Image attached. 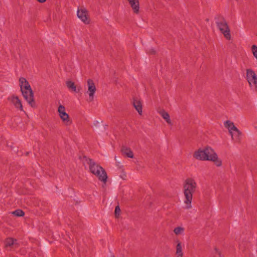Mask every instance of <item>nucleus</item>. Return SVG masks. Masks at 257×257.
Returning <instances> with one entry per match:
<instances>
[{
  "mask_svg": "<svg viewBox=\"0 0 257 257\" xmlns=\"http://www.w3.org/2000/svg\"><path fill=\"white\" fill-rule=\"evenodd\" d=\"M197 189V184L194 178L189 177L186 178L183 183V194L184 208L189 209L192 208L193 195Z\"/></svg>",
  "mask_w": 257,
  "mask_h": 257,
  "instance_id": "1",
  "label": "nucleus"
},
{
  "mask_svg": "<svg viewBox=\"0 0 257 257\" xmlns=\"http://www.w3.org/2000/svg\"><path fill=\"white\" fill-rule=\"evenodd\" d=\"M193 157L199 160L212 161L217 167L222 165L221 160L218 158L214 150L209 146L196 151L194 153Z\"/></svg>",
  "mask_w": 257,
  "mask_h": 257,
  "instance_id": "2",
  "label": "nucleus"
},
{
  "mask_svg": "<svg viewBox=\"0 0 257 257\" xmlns=\"http://www.w3.org/2000/svg\"><path fill=\"white\" fill-rule=\"evenodd\" d=\"M85 162L89 165L90 172L97 177L99 180L105 184L107 175L104 169L91 159L85 158Z\"/></svg>",
  "mask_w": 257,
  "mask_h": 257,
  "instance_id": "3",
  "label": "nucleus"
},
{
  "mask_svg": "<svg viewBox=\"0 0 257 257\" xmlns=\"http://www.w3.org/2000/svg\"><path fill=\"white\" fill-rule=\"evenodd\" d=\"M245 78L249 87L253 91L257 92V75L255 72L251 69H247Z\"/></svg>",
  "mask_w": 257,
  "mask_h": 257,
  "instance_id": "4",
  "label": "nucleus"
},
{
  "mask_svg": "<svg viewBox=\"0 0 257 257\" xmlns=\"http://www.w3.org/2000/svg\"><path fill=\"white\" fill-rule=\"evenodd\" d=\"M217 26L220 31L223 34L224 37L229 40L231 39V35L229 27L226 21L222 19L216 22Z\"/></svg>",
  "mask_w": 257,
  "mask_h": 257,
  "instance_id": "5",
  "label": "nucleus"
},
{
  "mask_svg": "<svg viewBox=\"0 0 257 257\" xmlns=\"http://www.w3.org/2000/svg\"><path fill=\"white\" fill-rule=\"evenodd\" d=\"M58 112L60 117L66 125H70L72 123V121L70 119L69 115L66 112L65 107L63 105H59Z\"/></svg>",
  "mask_w": 257,
  "mask_h": 257,
  "instance_id": "6",
  "label": "nucleus"
},
{
  "mask_svg": "<svg viewBox=\"0 0 257 257\" xmlns=\"http://www.w3.org/2000/svg\"><path fill=\"white\" fill-rule=\"evenodd\" d=\"M22 94L28 102V103L33 107H36V103L34 98V93L32 89L22 91Z\"/></svg>",
  "mask_w": 257,
  "mask_h": 257,
  "instance_id": "7",
  "label": "nucleus"
},
{
  "mask_svg": "<svg viewBox=\"0 0 257 257\" xmlns=\"http://www.w3.org/2000/svg\"><path fill=\"white\" fill-rule=\"evenodd\" d=\"M77 15L78 18L84 23L88 24L90 23V19L88 16V13L85 8L78 9L77 12Z\"/></svg>",
  "mask_w": 257,
  "mask_h": 257,
  "instance_id": "8",
  "label": "nucleus"
},
{
  "mask_svg": "<svg viewBox=\"0 0 257 257\" xmlns=\"http://www.w3.org/2000/svg\"><path fill=\"white\" fill-rule=\"evenodd\" d=\"M88 90L87 93L89 95V101H92L94 99V94L96 91V88L93 81L89 79L87 80Z\"/></svg>",
  "mask_w": 257,
  "mask_h": 257,
  "instance_id": "9",
  "label": "nucleus"
},
{
  "mask_svg": "<svg viewBox=\"0 0 257 257\" xmlns=\"http://www.w3.org/2000/svg\"><path fill=\"white\" fill-rule=\"evenodd\" d=\"M134 13L138 14L140 10V4L139 0H127Z\"/></svg>",
  "mask_w": 257,
  "mask_h": 257,
  "instance_id": "10",
  "label": "nucleus"
},
{
  "mask_svg": "<svg viewBox=\"0 0 257 257\" xmlns=\"http://www.w3.org/2000/svg\"><path fill=\"white\" fill-rule=\"evenodd\" d=\"M229 134L231 135L232 140L233 141L236 143L240 142L241 140V133L237 128Z\"/></svg>",
  "mask_w": 257,
  "mask_h": 257,
  "instance_id": "11",
  "label": "nucleus"
},
{
  "mask_svg": "<svg viewBox=\"0 0 257 257\" xmlns=\"http://www.w3.org/2000/svg\"><path fill=\"white\" fill-rule=\"evenodd\" d=\"M19 82L21 91L25 90L31 89L30 85L25 78H20L19 79Z\"/></svg>",
  "mask_w": 257,
  "mask_h": 257,
  "instance_id": "12",
  "label": "nucleus"
},
{
  "mask_svg": "<svg viewBox=\"0 0 257 257\" xmlns=\"http://www.w3.org/2000/svg\"><path fill=\"white\" fill-rule=\"evenodd\" d=\"M10 99L16 108H19L21 110H23L22 102L18 96H13Z\"/></svg>",
  "mask_w": 257,
  "mask_h": 257,
  "instance_id": "13",
  "label": "nucleus"
},
{
  "mask_svg": "<svg viewBox=\"0 0 257 257\" xmlns=\"http://www.w3.org/2000/svg\"><path fill=\"white\" fill-rule=\"evenodd\" d=\"M121 152L122 154L124 156L130 158H134V153L133 151L130 148L126 146H122L121 149Z\"/></svg>",
  "mask_w": 257,
  "mask_h": 257,
  "instance_id": "14",
  "label": "nucleus"
},
{
  "mask_svg": "<svg viewBox=\"0 0 257 257\" xmlns=\"http://www.w3.org/2000/svg\"><path fill=\"white\" fill-rule=\"evenodd\" d=\"M5 246L8 247H12L13 245H15L16 247L18 246L17 240L16 239L13 238H8L6 239L5 241Z\"/></svg>",
  "mask_w": 257,
  "mask_h": 257,
  "instance_id": "15",
  "label": "nucleus"
},
{
  "mask_svg": "<svg viewBox=\"0 0 257 257\" xmlns=\"http://www.w3.org/2000/svg\"><path fill=\"white\" fill-rule=\"evenodd\" d=\"M134 106L138 112L139 114H142V104L141 102L138 99H135L133 102Z\"/></svg>",
  "mask_w": 257,
  "mask_h": 257,
  "instance_id": "16",
  "label": "nucleus"
},
{
  "mask_svg": "<svg viewBox=\"0 0 257 257\" xmlns=\"http://www.w3.org/2000/svg\"><path fill=\"white\" fill-rule=\"evenodd\" d=\"M224 126L227 128L229 133H231L234 130L237 128L233 123L230 120H226L224 122Z\"/></svg>",
  "mask_w": 257,
  "mask_h": 257,
  "instance_id": "17",
  "label": "nucleus"
},
{
  "mask_svg": "<svg viewBox=\"0 0 257 257\" xmlns=\"http://www.w3.org/2000/svg\"><path fill=\"white\" fill-rule=\"evenodd\" d=\"M159 113L169 124H172V121L170 119V115L168 112L165 111L164 110H162L160 111Z\"/></svg>",
  "mask_w": 257,
  "mask_h": 257,
  "instance_id": "18",
  "label": "nucleus"
},
{
  "mask_svg": "<svg viewBox=\"0 0 257 257\" xmlns=\"http://www.w3.org/2000/svg\"><path fill=\"white\" fill-rule=\"evenodd\" d=\"M66 83L68 88L71 91L78 92L80 90V88L77 89L74 82L71 81H67Z\"/></svg>",
  "mask_w": 257,
  "mask_h": 257,
  "instance_id": "19",
  "label": "nucleus"
},
{
  "mask_svg": "<svg viewBox=\"0 0 257 257\" xmlns=\"http://www.w3.org/2000/svg\"><path fill=\"white\" fill-rule=\"evenodd\" d=\"M176 254L177 255V257H182L183 256L182 245H181V242H178L176 245Z\"/></svg>",
  "mask_w": 257,
  "mask_h": 257,
  "instance_id": "20",
  "label": "nucleus"
},
{
  "mask_svg": "<svg viewBox=\"0 0 257 257\" xmlns=\"http://www.w3.org/2000/svg\"><path fill=\"white\" fill-rule=\"evenodd\" d=\"M173 232L177 235L183 234L184 232V228L182 227L178 226L174 229Z\"/></svg>",
  "mask_w": 257,
  "mask_h": 257,
  "instance_id": "21",
  "label": "nucleus"
},
{
  "mask_svg": "<svg viewBox=\"0 0 257 257\" xmlns=\"http://www.w3.org/2000/svg\"><path fill=\"white\" fill-rule=\"evenodd\" d=\"M12 213L16 216L21 217L23 216L25 213L21 209H17L12 212Z\"/></svg>",
  "mask_w": 257,
  "mask_h": 257,
  "instance_id": "22",
  "label": "nucleus"
},
{
  "mask_svg": "<svg viewBox=\"0 0 257 257\" xmlns=\"http://www.w3.org/2000/svg\"><path fill=\"white\" fill-rule=\"evenodd\" d=\"M251 51L253 56L257 60V46L253 45L251 46Z\"/></svg>",
  "mask_w": 257,
  "mask_h": 257,
  "instance_id": "23",
  "label": "nucleus"
},
{
  "mask_svg": "<svg viewBox=\"0 0 257 257\" xmlns=\"http://www.w3.org/2000/svg\"><path fill=\"white\" fill-rule=\"evenodd\" d=\"M120 212V209L119 208V207L118 206H116L115 208V215L116 216L119 215Z\"/></svg>",
  "mask_w": 257,
  "mask_h": 257,
  "instance_id": "24",
  "label": "nucleus"
},
{
  "mask_svg": "<svg viewBox=\"0 0 257 257\" xmlns=\"http://www.w3.org/2000/svg\"><path fill=\"white\" fill-rule=\"evenodd\" d=\"M215 253L218 255V257H222L221 254V252L217 248L214 249Z\"/></svg>",
  "mask_w": 257,
  "mask_h": 257,
  "instance_id": "25",
  "label": "nucleus"
},
{
  "mask_svg": "<svg viewBox=\"0 0 257 257\" xmlns=\"http://www.w3.org/2000/svg\"><path fill=\"white\" fill-rule=\"evenodd\" d=\"M150 53L151 54H154V53H155V51L154 49H152L150 50Z\"/></svg>",
  "mask_w": 257,
  "mask_h": 257,
  "instance_id": "26",
  "label": "nucleus"
},
{
  "mask_svg": "<svg viewBox=\"0 0 257 257\" xmlns=\"http://www.w3.org/2000/svg\"><path fill=\"white\" fill-rule=\"evenodd\" d=\"M39 3H43L46 2V0H37Z\"/></svg>",
  "mask_w": 257,
  "mask_h": 257,
  "instance_id": "27",
  "label": "nucleus"
}]
</instances>
